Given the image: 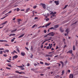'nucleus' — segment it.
Here are the masks:
<instances>
[{"label": "nucleus", "instance_id": "46", "mask_svg": "<svg viewBox=\"0 0 78 78\" xmlns=\"http://www.w3.org/2000/svg\"><path fill=\"white\" fill-rule=\"evenodd\" d=\"M49 20V18H47L46 19V21H48Z\"/></svg>", "mask_w": 78, "mask_h": 78}, {"label": "nucleus", "instance_id": "58", "mask_svg": "<svg viewBox=\"0 0 78 78\" xmlns=\"http://www.w3.org/2000/svg\"><path fill=\"white\" fill-rule=\"evenodd\" d=\"M22 74H26V73L25 72H22Z\"/></svg>", "mask_w": 78, "mask_h": 78}, {"label": "nucleus", "instance_id": "53", "mask_svg": "<svg viewBox=\"0 0 78 78\" xmlns=\"http://www.w3.org/2000/svg\"><path fill=\"white\" fill-rule=\"evenodd\" d=\"M8 66L10 67H11V65H8Z\"/></svg>", "mask_w": 78, "mask_h": 78}, {"label": "nucleus", "instance_id": "1", "mask_svg": "<svg viewBox=\"0 0 78 78\" xmlns=\"http://www.w3.org/2000/svg\"><path fill=\"white\" fill-rule=\"evenodd\" d=\"M55 34V33H54V32H50V33H49V34H47V35H46L45 36V37H47V35L53 36H54V35Z\"/></svg>", "mask_w": 78, "mask_h": 78}, {"label": "nucleus", "instance_id": "2", "mask_svg": "<svg viewBox=\"0 0 78 78\" xmlns=\"http://www.w3.org/2000/svg\"><path fill=\"white\" fill-rule=\"evenodd\" d=\"M56 12H51L50 13V14L51 15H52V16L53 17H54V16L56 17V16L54 15L56 14Z\"/></svg>", "mask_w": 78, "mask_h": 78}, {"label": "nucleus", "instance_id": "13", "mask_svg": "<svg viewBox=\"0 0 78 78\" xmlns=\"http://www.w3.org/2000/svg\"><path fill=\"white\" fill-rule=\"evenodd\" d=\"M24 35H25L24 34H22V35H20V36L18 38H20L23 37Z\"/></svg>", "mask_w": 78, "mask_h": 78}, {"label": "nucleus", "instance_id": "12", "mask_svg": "<svg viewBox=\"0 0 78 78\" xmlns=\"http://www.w3.org/2000/svg\"><path fill=\"white\" fill-rule=\"evenodd\" d=\"M73 74H71L69 75V78H73Z\"/></svg>", "mask_w": 78, "mask_h": 78}, {"label": "nucleus", "instance_id": "43", "mask_svg": "<svg viewBox=\"0 0 78 78\" xmlns=\"http://www.w3.org/2000/svg\"><path fill=\"white\" fill-rule=\"evenodd\" d=\"M12 36H15L16 34H12Z\"/></svg>", "mask_w": 78, "mask_h": 78}, {"label": "nucleus", "instance_id": "48", "mask_svg": "<svg viewBox=\"0 0 78 78\" xmlns=\"http://www.w3.org/2000/svg\"><path fill=\"white\" fill-rule=\"evenodd\" d=\"M33 55L32 54L31 56H30V58H33Z\"/></svg>", "mask_w": 78, "mask_h": 78}, {"label": "nucleus", "instance_id": "34", "mask_svg": "<svg viewBox=\"0 0 78 78\" xmlns=\"http://www.w3.org/2000/svg\"><path fill=\"white\" fill-rule=\"evenodd\" d=\"M3 53V51H0V54H2Z\"/></svg>", "mask_w": 78, "mask_h": 78}, {"label": "nucleus", "instance_id": "26", "mask_svg": "<svg viewBox=\"0 0 78 78\" xmlns=\"http://www.w3.org/2000/svg\"><path fill=\"white\" fill-rule=\"evenodd\" d=\"M7 56H8V55H6V54H4V55H3V56H4V57H7Z\"/></svg>", "mask_w": 78, "mask_h": 78}, {"label": "nucleus", "instance_id": "52", "mask_svg": "<svg viewBox=\"0 0 78 78\" xmlns=\"http://www.w3.org/2000/svg\"><path fill=\"white\" fill-rule=\"evenodd\" d=\"M65 39H64V38L63 39V41L64 42V43H65Z\"/></svg>", "mask_w": 78, "mask_h": 78}, {"label": "nucleus", "instance_id": "37", "mask_svg": "<svg viewBox=\"0 0 78 78\" xmlns=\"http://www.w3.org/2000/svg\"><path fill=\"white\" fill-rule=\"evenodd\" d=\"M64 73V70H62V75Z\"/></svg>", "mask_w": 78, "mask_h": 78}, {"label": "nucleus", "instance_id": "16", "mask_svg": "<svg viewBox=\"0 0 78 78\" xmlns=\"http://www.w3.org/2000/svg\"><path fill=\"white\" fill-rule=\"evenodd\" d=\"M54 27H55V28H57L58 27V25H54Z\"/></svg>", "mask_w": 78, "mask_h": 78}, {"label": "nucleus", "instance_id": "6", "mask_svg": "<svg viewBox=\"0 0 78 78\" xmlns=\"http://www.w3.org/2000/svg\"><path fill=\"white\" fill-rule=\"evenodd\" d=\"M60 31L62 33H63L64 31V30L62 28V27L60 28Z\"/></svg>", "mask_w": 78, "mask_h": 78}, {"label": "nucleus", "instance_id": "42", "mask_svg": "<svg viewBox=\"0 0 78 78\" xmlns=\"http://www.w3.org/2000/svg\"><path fill=\"white\" fill-rule=\"evenodd\" d=\"M51 38H52V37H49V39H48V40H49V41L51 40Z\"/></svg>", "mask_w": 78, "mask_h": 78}, {"label": "nucleus", "instance_id": "25", "mask_svg": "<svg viewBox=\"0 0 78 78\" xmlns=\"http://www.w3.org/2000/svg\"><path fill=\"white\" fill-rule=\"evenodd\" d=\"M5 51L7 53H9V50H8V49H6Z\"/></svg>", "mask_w": 78, "mask_h": 78}, {"label": "nucleus", "instance_id": "51", "mask_svg": "<svg viewBox=\"0 0 78 78\" xmlns=\"http://www.w3.org/2000/svg\"><path fill=\"white\" fill-rule=\"evenodd\" d=\"M13 52H14V53H17V52H16V51H13Z\"/></svg>", "mask_w": 78, "mask_h": 78}, {"label": "nucleus", "instance_id": "30", "mask_svg": "<svg viewBox=\"0 0 78 78\" xmlns=\"http://www.w3.org/2000/svg\"><path fill=\"white\" fill-rule=\"evenodd\" d=\"M12 12V11H10L9 12H7V14H10Z\"/></svg>", "mask_w": 78, "mask_h": 78}, {"label": "nucleus", "instance_id": "39", "mask_svg": "<svg viewBox=\"0 0 78 78\" xmlns=\"http://www.w3.org/2000/svg\"><path fill=\"white\" fill-rule=\"evenodd\" d=\"M32 12H33L32 13H33V16H34V11H32Z\"/></svg>", "mask_w": 78, "mask_h": 78}, {"label": "nucleus", "instance_id": "27", "mask_svg": "<svg viewBox=\"0 0 78 78\" xmlns=\"http://www.w3.org/2000/svg\"><path fill=\"white\" fill-rule=\"evenodd\" d=\"M16 30H17V29H15V30H12V31H11V32H14V31H16Z\"/></svg>", "mask_w": 78, "mask_h": 78}, {"label": "nucleus", "instance_id": "59", "mask_svg": "<svg viewBox=\"0 0 78 78\" xmlns=\"http://www.w3.org/2000/svg\"><path fill=\"white\" fill-rule=\"evenodd\" d=\"M20 61H21V60H18V61L17 62H20Z\"/></svg>", "mask_w": 78, "mask_h": 78}, {"label": "nucleus", "instance_id": "4", "mask_svg": "<svg viewBox=\"0 0 78 78\" xmlns=\"http://www.w3.org/2000/svg\"><path fill=\"white\" fill-rule=\"evenodd\" d=\"M18 57V56L17 55H16L14 56H13L12 57V59L14 60V59H16Z\"/></svg>", "mask_w": 78, "mask_h": 78}, {"label": "nucleus", "instance_id": "19", "mask_svg": "<svg viewBox=\"0 0 78 78\" xmlns=\"http://www.w3.org/2000/svg\"><path fill=\"white\" fill-rule=\"evenodd\" d=\"M49 29H50V30H55V27H51L50 28H49Z\"/></svg>", "mask_w": 78, "mask_h": 78}, {"label": "nucleus", "instance_id": "21", "mask_svg": "<svg viewBox=\"0 0 78 78\" xmlns=\"http://www.w3.org/2000/svg\"><path fill=\"white\" fill-rule=\"evenodd\" d=\"M17 12H19L20 10V9L19 8H17Z\"/></svg>", "mask_w": 78, "mask_h": 78}, {"label": "nucleus", "instance_id": "40", "mask_svg": "<svg viewBox=\"0 0 78 78\" xmlns=\"http://www.w3.org/2000/svg\"><path fill=\"white\" fill-rule=\"evenodd\" d=\"M38 19V17H35V20Z\"/></svg>", "mask_w": 78, "mask_h": 78}, {"label": "nucleus", "instance_id": "56", "mask_svg": "<svg viewBox=\"0 0 78 78\" xmlns=\"http://www.w3.org/2000/svg\"><path fill=\"white\" fill-rule=\"evenodd\" d=\"M5 46H9V44H5Z\"/></svg>", "mask_w": 78, "mask_h": 78}, {"label": "nucleus", "instance_id": "31", "mask_svg": "<svg viewBox=\"0 0 78 78\" xmlns=\"http://www.w3.org/2000/svg\"><path fill=\"white\" fill-rule=\"evenodd\" d=\"M76 49L75 48V46L74 45L73 46V50L75 51V50Z\"/></svg>", "mask_w": 78, "mask_h": 78}, {"label": "nucleus", "instance_id": "62", "mask_svg": "<svg viewBox=\"0 0 78 78\" xmlns=\"http://www.w3.org/2000/svg\"><path fill=\"white\" fill-rule=\"evenodd\" d=\"M68 72L70 73V71L69 70H68Z\"/></svg>", "mask_w": 78, "mask_h": 78}, {"label": "nucleus", "instance_id": "24", "mask_svg": "<svg viewBox=\"0 0 78 78\" xmlns=\"http://www.w3.org/2000/svg\"><path fill=\"white\" fill-rule=\"evenodd\" d=\"M22 20L21 19H18V22H19L20 21H21Z\"/></svg>", "mask_w": 78, "mask_h": 78}, {"label": "nucleus", "instance_id": "5", "mask_svg": "<svg viewBox=\"0 0 78 78\" xmlns=\"http://www.w3.org/2000/svg\"><path fill=\"white\" fill-rule=\"evenodd\" d=\"M54 2L55 4H56V5H58L59 4V1H55Z\"/></svg>", "mask_w": 78, "mask_h": 78}, {"label": "nucleus", "instance_id": "47", "mask_svg": "<svg viewBox=\"0 0 78 78\" xmlns=\"http://www.w3.org/2000/svg\"><path fill=\"white\" fill-rule=\"evenodd\" d=\"M31 50L33 51V46H31Z\"/></svg>", "mask_w": 78, "mask_h": 78}, {"label": "nucleus", "instance_id": "50", "mask_svg": "<svg viewBox=\"0 0 78 78\" xmlns=\"http://www.w3.org/2000/svg\"><path fill=\"white\" fill-rule=\"evenodd\" d=\"M25 48L28 51V48H27V47H25Z\"/></svg>", "mask_w": 78, "mask_h": 78}, {"label": "nucleus", "instance_id": "7", "mask_svg": "<svg viewBox=\"0 0 78 78\" xmlns=\"http://www.w3.org/2000/svg\"><path fill=\"white\" fill-rule=\"evenodd\" d=\"M16 50L17 51H18L19 53H20V50L18 46H16Z\"/></svg>", "mask_w": 78, "mask_h": 78}, {"label": "nucleus", "instance_id": "38", "mask_svg": "<svg viewBox=\"0 0 78 78\" xmlns=\"http://www.w3.org/2000/svg\"><path fill=\"white\" fill-rule=\"evenodd\" d=\"M40 64H42V65L44 64V63H43V62H42L41 61V62H40Z\"/></svg>", "mask_w": 78, "mask_h": 78}, {"label": "nucleus", "instance_id": "63", "mask_svg": "<svg viewBox=\"0 0 78 78\" xmlns=\"http://www.w3.org/2000/svg\"><path fill=\"white\" fill-rule=\"evenodd\" d=\"M57 64H58L59 66H61V65L59 63H58Z\"/></svg>", "mask_w": 78, "mask_h": 78}, {"label": "nucleus", "instance_id": "23", "mask_svg": "<svg viewBox=\"0 0 78 78\" xmlns=\"http://www.w3.org/2000/svg\"><path fill=\"white\" fill-rule=\"evenodd\" d=\"M16 66L17 67H20V68H23V66Z\"/></svg>", "mask_w": 78, "mask_h": 78}, {"label": "nucleus", "instance_id": "17", "mask_svg": "<svg viewBox=\"0 0 78 78\" xmlns=\"http://www.w3.org/2000/svg\"><path fill=\"white\" fill-rule=\"evenodd\" d=\"M9 15H7L6 16H4L3 17L1 18V20H3V19H4L7 16H8Z\"/></svg>", "mask_w": 78, "mask_h": 78}, {"label": "nucleus", "instance_id": "57", "mask_svg": "<svg viewBox=\"0 0 78 78\" xmlns=\"http://www.w3.org/2000/svg\"><path fill=\"white\" fill-rule=\"evenodd\" d=\"M49 46H47V49H48L49 48Z\"/></svg>", "mask_w": 78, "mask_h": 78}, {"label": "nucleus", "instance_id": "9", "mask_svg": "<svg viewBox=\"0 0 78 78\" xmlns=\"http://www.w3.org/2000/svg\"><path fill=\"white\" fill-rule=\"evenodd\" d=\"M67 54L70 53L71 54H72V53H73V51H72V50H70V51H68V52H67Z\"/></svg>", "mask_w": 78, "mask_h": 78}, {"label": "nucleus", "instance_id": "28", "mask_svg": "<svg viewBox=\"0 0 78 78\" xmlns=\"http://www.w3.org/2000/svg\"><path fill=\"white\" fill-rule=\"evenodd\" d=\"M35 26H36V24H35L32 26V28H34V27Z\"/></svg>", "mask_w": 78, "mask_h": 78}, {"label": "nucleus", "instance_id": "18", "mask_svg": "<svg viewBox=\"0 0 78 78\" xmlns=\"http://www.w3.org/2000/svg\"><path fill=\"white\" fill-rule=\"evenodd\" d=\"M66 32H67V34H68L69 32V30L68 29H67L66 30Z\"/></svg>", "mask_w": 78, "mask_h": 78}, {"label": "nucleus", "instance_id": "54", "mask_svg": "<svg viewBox=\"0 0 78 78\" xmlns=\"http://www.w3.org/2000/svg\"><path fill=\"white\" fill-rule=\"evenodd\" d=\"M11 42H13L14 41V40H13V39H12L11 40Z\"/></svg>", "mask_w": 78, "mask_h": 78}, {"label": "nucleus", "instance_id": "55", "mask_svg": "<svg viewBox=\"0 0 78 78\" xmlns=\"http://www.w3.org/2000/svg\"><path fill=\"white\" fill-rule=\"evenodd\" d=\"M15 73H19V71H16L15 72Z\"/></svg>", "mask_w": 78, "mask_h": 78}, {"label": "nucleus", "instance_id": "11", "mask_svg": "<svg viewBox=\"0 0 78 78\" xmlns=\"http://www.w3.org/2000/svg\"><path fill=\"white\" fill-rule=\"evenodd\" d=\"M6 12V10H5L1 13V14L2 15H3L5 14Z\"/></svg>", "mask_w": 78, "mask_h": 78}, {"label": "nucleus", "instance_id": "8", "mask_svg": "<svg viewBox=\"0 0 78 78\" xmlns=\"http://www.w3.org/2000/svg\"><path fill=\"white\" fill-rule=\"evenodd\" d=\"M51 23V22H50L48 23L47 24L45 25V27H47L49 26L50 25Z\"/></svg>", "mask_w": 78, "mask_h": 78}, {"label": "nucleus", "instance_id": "22", "mask_svg": "<svg viewBox=\"0 0 78 78\" xmlns=\"http://www.w3.org/2000/svg\"><path fill=\"white\" fill-rule=\"evenodd\" d=\"M7 42V40H2V42Z\"/></svg>", "mask_w": 78, "mask_h": 78}, {"label": "nucleus", "instance_id": "10", "mask_svg": "<svg viewBox=\"0 0 78 78\" xmlns=\"http://www.w3.org/2000/svg\"><path fill=\"white\" fill-rule=\"evenodd\" d=\"M30 10V8H28L27 9H26V12H25V13H27L28 12H29Z\"/></svg>", "mask_w": 78, "mask_h": 78}, {"label": "nucleus", "instance_id": "45", "mask_svg": "<svg viewBox=\"0 0 78 78\" xmlns=\"http://www.w3.org/2000/svg\"><path fill=\"white\" fill-rule=\"evenodd\" d=\"M20 11H24L25 9H23L20 10Z\"/></svg>", "mask_w": 78, "mask_h": 78}, {"label": "nucleus", "instance_id": "44", "mask_svg": "<svg viewBox=\"0 0 78 78\" xmlns=\"http://www.w3.org/2000/svg\"><path fill=\"white\" fill-rule=\"evenodd\" d=\"M6 68L8 70L11 69L10 68H9L8 67H6Z\"/></svg>", "mask_w": 78, "mask_h": 78}, {"label": "nucleus", "instance_id": "41", "mask_svg": "<svg viewBox=\"0 0 78 78\" xmlns=\"http://www.w3.org/2000/svg\"><path fill=\"white\" fill-rule=\"evenodd\" d=\"M44 33H47V30H44Z\"/></svg>", "mask_w": 78, "mask_h": 78}, {"label": "nucleus", "instance_id": "49", "mask_svg": "<svg viewBox=\"0 0 78 78\" xmlns=\"http://www.w3.org/2000/svg\"><path fill=\"white\" fill-rule=\"evenodd\" d=\"M77 44H78V43H77V41H76V46H77Z\"/></svg>", "mask_w": 78, "mask_h": 78}, {"label": "nucleus", "instance_id": "14", "mask_svg": "<svg viewBox=\"0 0 78 78\" xmlns=\"http://www.w3.org/2000/svg\"><path fill=\"white\" fill-rule=\"evenodd\" d=\"M21 55L22 56H24L26 54L25 53H24V52H22L21 53Z\"/></svg>", "mask_w": 78, "mask_h": 78}, {"label": "nucleus", "instance_id": "35", "mask_svg": "<svg viewBox=\"0 0 78 78\" xmlns=\"http://www.w3.org/2000/svg\"><path fill=\"white\" fill-rule=\"evenodd\" d=\"M49 46H50V49H51V47H52V46H51L50 44H49Z\"/></svg>", "mask_w": 78, "mask_h": 78}, {"label": "nucleus", "instance_id": "29", "mask_svg": "<svg viewBox=\"0 0 78 78\" xmlns=\"http://www.w3.org/2000/svg\"><path fill=\"white\" fill-rule=\"evenodd\" d=\"M37 7V5H35L33 7V8L34 9H35Z\"/></svg>", "mask_w": 78, "mask_h": 78}, {"label": "nucleus", "instance_id": "33", "mask_svg": "<svg viewBox=\"0 0 78 78\" xmlns=\"http://www.w3.org/2000/svg\"><path fill=\"white\" fill-rule=\"evenodd\" d=\"M45 65H46V66H49V64L47 63H45Z\"/></svg>", "mask_w": 78, "mask_h": 78}, {"label": "nucleus", "instance_id": "15", "mask_svg": "<svg viewBox=\"0 0 78 78\" xmlns=\"http://www.w3.org/2000/svg\"><path fill=\"white\" fill-rule=\"evenodd\" d=\"M7 22H8L7 21H5V22H4V23H1V25H3L7 23Z\"/></svg>", "mask_w": 78, "mask_h": 78}, {"label": "nucleus", "instance_id": "20", "mask_svg": "<svg viewBox=\"0 0 78 78\" xmlns=\"http://www.w3.org/2000/svg\"><path fill=\"white\" fill-rule=\"evenodd\" d=\"M60 63L62 64V67H63V66H64V63L62 61H61Z\"/></svg>", "mask_w": 78, "mask_h": 78}, {"label": "nucleus", "instance_id": "3", "mask_svg": "<svg viewBox=\"0 0 78 78\" xmlns=\"http://www.w3.org/2000/svg\"><path fill=\"white\" fill-rule=\"evenodd\" d=\"M40 5H41V6H42L43 7V8L44 9H45L46 8V6L45 5V4H43V3H41L40 4Z\"/></svg>", "mask_w": 78, "mask_h": 78}, {"label": "nucleus", "instance_id": "36", "mask_svg": "<svg viewBox=\"0 0 78 78\" xmlns=\"http://www.w3.org/2000/svg\"><path fill=\"white\" fill-rule=\"evenodd\" d=\"M4 50V48H0V50Z\"/></svg>", "mask_w": 78, "mask_h": 78}, {"label": "nucleus", "instance_id": "64", "mask_svg": "<svg viewBox=\"0 0 78 78\" xmlns=\"http://www.w3.org/2000/svg\"><path fill=\"white\" fill-rule=\"evenodd\" d=\"M48 60L49 61V60H50V58H48Z\"/></svg>", "mask_w": 78, "mask_h": 78}, {"label": "nucleus", "instance_id": "32", "mask_svg": "<svg viewBox=\"0 0 78 78\" xmlns=\"http://www.w3.org/2000/svg\"><path fill=\"white\" fill-rule=\"evenodd\" d=\"M68 6V5H66L65 6V7H64V9H65L66 8V7Z\"/></svg>", "mask_w": 78, "mask_h": 78}, {"label": "nucleus", "instance_id": "60", "mask_svg": "<svg viewBox=\"0 0 78 78\" xmlns=\"http://www.w3.org/2000/svg\"><path fill=\"white\" fill-rule=\"evenodd\" d=\"M31 70H32L33 71H34V69H31Z\"/></svg>", "mask_w": 78, "mask_h": 78}, {"label": "nucleus", "instance_id": "61", "mask_svg": "<svg viewBox=\"0 0 78 78\" xmlns=\"http://www.w3.org/2000/svg\"><path fill=\"white\" fill-rule=\"evenodd\" d=\"M27 65V66H30V64L29 63H28Z\"/></svg>", "mask_w": 78, "mask_h": 78}]
</instances>
